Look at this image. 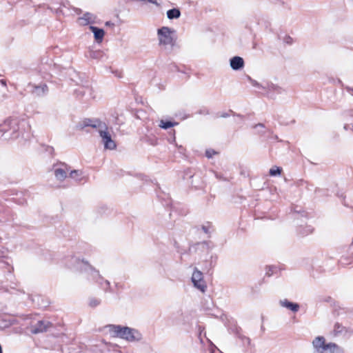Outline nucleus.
<instances>
[{
  "label": "nucleus",
  "instance_id": "22",
  "mask_svg": "<svg viewBox=\"0 0 353 353\" xmlns=\"http://www.w3.org/2000/svg\"><path fill=\"white\" fill-rule=\"evenodd\" d=\"M281 171H282L281 168L274 166L270 170L269 174L271 176H276V175H279L281 174Z\"/></svg>",
  "mask_w": 353,
  "mask_h": 353
},
{
  "label": "nucleus",
  "instance_id": "4",
  "mask_svg": "<svg viewBox=\"0 0 353 353\" xmlns=\"http://www.w3.org/2000/svg\"><path fill=\"white\" fill-rule=\"evenodd\" d=\"M191 280L196 288L202 292L205 291L207 285L205 281L203 280V273L201 271L195 268L194 272L192 273Z\"/></svg>",
  "mask_w": 353,
  "mask_h": 353
},
{
  "label": "nucleus",
  "instance_id": "37",
  "mask_svg": "<svg viewBox=\"0 0 353 353\" xmlns=\"http://www.w3.org/2000/svg\"><path fill=\"white\" fill-rule=\"evenodd\" d=\"M347 128H348V125H344V129H345V130H347Z\"/></svg>",
  "mask_w": 353,
  "mask_h": 353
},
{
  "label": "nucleus",
  "instance_id": "10",
  "mask_svg": "<svg viewBox=\"0 0 353 353\" xmlns=\"http://www.w3.org/2000/svg\"><path fill=\"white\" fill-rule=\"evenodd\" d=\"M90 269L92 271L93 279H96V281L101 285V288H103L105 291H107V289L110 288V282L108 280H104L99 274V271L95 270L91 266L90 267Z\"/></svg>",
  "mask_w": 353,
  "mask_h": 353
},
{
  "label": "nucleus",
  "instance_id": "36",
  "mask_svg": "<svg viewBox=\"0 0 353 353\" xmlns=\"http://www.w3.org/2000/svg\"><path fill=\"white\" fill-rule=\"evenodd\" d=\"M256 126H260L261 128L264 127V125L262 123H259Z\"/></svg>",
  "mask_w": 353,
  "mask_h": 353
},
{
  "label": "nucleus",
  "instance_id": "23",
  "mask_svg": "<svg viewBox=\"0 0 353 353\" xmlns=\"http://www.w3.org/2000/svg\"><path fill=\"white\" fill-rule=\"evenodd\" d=\"M236 334H237L238 337L242 340V342L243 344L250 345V339L243 335H241L239 333L238 328H236Z\"/></svg>",
  "mask_w": 353,
  "mask_h": 353
},
{
  "label": "nucleus",
  "instance_id": "25",
  "mask_svg": "<svg viewBox=\"0 0 353 353\" xmlns=\"http://www.w3.org/2000/svg\"><path fill=\"white\" fill-rule=\"evenodd\" d=\"M14 320H2L1 321H0V327L5 328L9 327L14 323Z\"/></svg>",
  "mask_w": 353,
  "mask_h": 353
},
{
  "label": "nucleus",
  "instance_id": "17",
  "mask_svg": "<svg viewBox=\"0 0 353 353\" xmlns=\"http://www.w3.org/2000/svg\"><path fill=\"white\" fill-rule=\"evenodd\" d=\"M181 16V11L179 8H172L167 11V17L169 19H178Z\"/></svg>",
  "mask_w": 353,
  "mask_h": 353
},
{
  "label": "nucleus",
  "instance_id": "13",
  "mask_svg": "<svg viewBox=\"0 0 353 353\" xmlns=\"http://www.w3.org/2000/svg\"><path fill=\"white\" fill-rule=\"evenodd\" d=\"M280 305L282 307H286L294 312H298L300 307L298 303L290 302L288 299L281 300Z\"/></svg>",
  "mask_w": 353,
  "mask_h": 353
},
{
  "label": "nucleus",
  "instance_id": "27",
  "mask_svg": "<svg viewBox=\"0 0 353 353\" xmlns=\"http://www.w3.org/2000/svg\"><path fill=\"white\" fill-rule=\"evenodd\" d=\"M248 79L249 82L252 84V85L254 87L261 88V86L264 85V84H261L254 79H252L250 77H248Z\"/></svg>",
  "mask_w": 353,
  "mask_h": 353
},
{
  "label": "nucleus",
  "instance_id": "12",
  "mask_svg": "<svg viewBox=\"0 0 353 353\" xmlns=\"http://www.w3.org/2000/svg\"><path fill=\"white\" fill-rule=\"evenodd\" d=\"M230 67L234 70H239L244 66L243 59L241 57L235 56L230 60Z\"/></svg>",
  "mask_w": 353,
  "mask_h": 353
},
{
  "label": "nucleus",
  "instance_id": "5",
  "mask_svg": "<svg viewBox=\"0 0 353 353\" xmlns=\"http://www.w3.org/2000/svg\"><path fill=\"white\" fill-rule=\"evenodd\" d=\"M261 89L266 92L267 97L274 99L275 94H281L284 92V89L277 84H274L272 82H266L264 85L261 86Z\"/></svg>",
  "mask_w": 353,
  "mask_h": 353
},
{
  "label": "nucleus",
  "instance_id": "16",
  "mask_svg": "<svg viewBox=\"0 0 353 353\" xmlns=\"http://www.w3.org/2000/svg\"><path fill=\"white\" fill-rule=\"evenodd\" d=\"M79 20L81 25L86 26L94 21L93 14L90 12L85 13L83 17L79 18Z\"/></svg>",
  "mask_w": 353,
  "mask_h": 353
},
{
  "label": "nucleus",
  "instance_id": "9",
  "mask_svg": "<svg viewBox=\"0 0 353 353\" xmlns=\"http://www.w3.org/2000/svg\"><path fill=\"white\" fill-rule=\"evenodd\" d=\"M312 345L317 353H323L324 350H327L325 339L323 336H317L312 341Z\"/></svg>",
  "mask_w": 353,
  "mask_h": 353
},
{
  "label": "nucleus",
  "instance_id": "29",
  "mask_svg": "<svg viewBox=\"0 0 353 353\" xmlns=\"http://www.w3.org/2000/svg\"><path fill=\"white\" fill-rule=\"evenodd\" d=\"M101 54V52L99 51H94V52H92L90 53V57L94 58V59H97L99 57V56Z\"/></svg>",
  "mask_w": 353,
  "mask_h": 353
},
{
  "label": "nucleus",
  "instance_id": "33",
  "mask_svg": "<svg viewBox=\"0 0 353 353\" xmlns=\"http://www.w3.org/2000/svg\"><path fill=\"white\" fill-rule=\"evenodd\" d=\"M198 330H199V336H201L202 332L204 331V327H203L199 325L198 327Z\"/></svg>",
  "mask_w": 353,
  "mask_h": 353
},
{
  "label": "nucleus",
  "instance_id": "20",
  "mask_svg": "<svg viewBox=\"0 0 353 353\" xmlns=\"http://www.w3.org/2000/svg\"><path fill=\"white\" fill-rule=\"evenodd\" d=\"M83 174L82 171L79 170H71L70 172V177L72 179H75L76 181H81V179L80 178Z\"/></svg>",
  "mask_w": 353,
  "mask_h": 353
},
{
  "label": "nucleus",
  "instance_id": "26",
  "mask_svg": "<svg viewBox=\"0 0 353 353\" xmlns=\"http://www.w3.org/2000/svg\"><path fill=\"white\" fill-rule=\"evenodd\" d=\"M101 303V300L97 298H92L90 299L89 305L92 307L98 306Z\"/></svg>",
  "mask_w": 353,
  "mask_h": 353
},
{
  "label": "nucleus",
  "instance_id": "30",
  "mask_svg": "<svg viewBox=\"0 0 353 353\" xmlns=\"http://www.w3.org/2000/svg\"><path fill=\"white\" fill-rule=\"evenodd\" d=\"M285 42L291 44L292 43V39L290 37H287L285 39Z\"/></svg>",
  "mask_w": 353,
  "mask_h": 353
},
{
  "label": "nucleus",
  "instance_id": "11",
  "mask_svg": "<svg viewBox=\"0 0 353 353\" xmlns=\"http://www.w3.org/2000/svg\"><path fill=\"white\" fill-rule=\"evenodd\" d=\"M32 93L37 97H43L48 92V86L46 84L39 85H32Z\"/></svg>",
  "mask_w": 353,
  "mask_h": 353
},
{
  "label": "nucleus",
  "instance_id": "7",
  "mask_svg": "<svg viewBox=\"0 0 353 353\" xmlns=\"http://www.w3.org/2000/svg\"><path fill=\"white\" fill-rule=\"evenodd\" d=\"M52 325V324L48 321H39L30 327V332L34 334L43 333L46 332Z\"/></svg>",
  "mask_w": 353,
  "mask_h": 353
},
{
  "label": "nucleus",
  "instance_id": "34",
  "mask_svg": "<svg viewBox=\"0 0 353 353\" xmlns=\"http://www.w3.org/2000/svg\"><path fill=\"white\" fill-rule=\"evenodd\" d=\"M105 26H114V24L111 21H107V22H105Z\"/></svg>",
  "mask_w": 353,
  "mask_h": 353
},
{
  "label": "nucleus",
  "instance_id": "6",
  "mask_svg": "<svg viewBox=\"0 0 353 353\" xmlns=\"http://www.w3.org/2000/svg\"><path fill=\"white\" fill-rule=\"evenodd\" d=\"M99 133L102 139L105 149L113 150L116 148V143L112 139L111 135L108 131L107 125L105 126V128L99 130Z\"/></svg>",
  "mask_w": 353,
  "mask_h": 353
},
{
  "label": "nucleus",
  "instance_id": "3",
  "mask_svg": "<svg viewBox=\"0 0 353 353\" xmlns=\"http://www.w3.org/2000/svg\"><path fill=\"white\" fill-rule=\"evenodd\" d=\"M172 32V31L168 27L159 28L157 31L159 44L174 46L175 41L171 35Z\"/></svg>",
  "mask_w": 353,
  "mask_h": 353
},
{
  "label": "nucleus",
  "instance_id": "24",
  "mask_svg": "<svg viewBox=\"0 0 353 353\" xmlns=\"http://www.w3.org/2000/svg\"><path fill=\"white\" fill-rule=\"evenodd\" d=\"M201 229L204 233L210 235L212 232V225L208 223L206 225H203Z\"/></svg>",
  "mask_w": 353,
  "mask_h": 353
},
{
  "label": "nucleus",
  "instance_id": "14",
  "mask_svg": "<svg viewBox=\"0 0 353 353\" xmlns=\"http://www.w3.org/2000/svg\"><path fill=\"white\" fill-rule=\"evenodd\" d=\"M85 125L86 126H90L93 128H98L99 131L101 129L105 128L106 123L98 119L94 121L89 119L85 122Z\"/></svg>",
  "mask_w": 353,
  "mask_h": 353
},
{
  "label": "nucleus",
  "instance_id": "28",
  "mask_svg": "<svg viewBox=\"0 0 353 353\" xmlns=\"http://www.w3.org/2000/svg\"><path fill=\"white\" fill-rule=\"evenodd\" d=\"M216 154V152L213 150H207L205 152V156L208 158H212L214 154Z\"/></svg>",
  "mask_w": 353,
  "mask_h": 353
},
{
  "label": "nucleus",
  "instance_id": "35",
  "mask_svg": "<svg viewBox=\"0 0 353 353\" xmlns=\"http://www.w3.org/2000/svg\"><path fill=\"white\" fill-rule=\"evenodd\" d=\"M228 116V114H223L221 115L222 117H227Z\"/></svg>",
  "mask_w": 353,
  "mask_h": 353
},
{
  "label": "nucleus",
  "instance_id": "15",
  "mask_svg": "<svg viewBox=\"0 0 353 353\" xmlns=\"http://www.w3.org/2000/svg\"><path fill=\"white\" fill-rule=\"evenodd\" d=\"M90 29L93 32L95 40L97 41H101L104 37V30L101 28L92 26H90Z\"/></svg>",
  "mask_w": 353,
  "mask_h": 353
},
{
  "label": "nucleus",
  "instance_id": "2",
  "mask_svg": "<svg viewBox=\"0 0 353 353\" xmlns=\"http://www.w3.org/2000/svg\"><path fill=\"white\" fill-rule=\"evenodd\" d=\"M106 327L112 336L119 337L129 342L139 341L142 338L139 332L129 327L119 325H108Z\"/></svg>",
  "mask_w": 353,
  "mask_h": 353
},
{
  "label": "nucleus",
  "instance_id": "31",
  "mask_svg": "<svg viewBox=\"0 0 353 353\" xmlns=\"http://www.w3.org/2000/svg\"><path fill=\"white\" fill-rule=\"evenodd\" d=\"M345 90L351 94L353 96V88H351V87H349V86H347L345 87Z\"/></svg>",
  "mask_w": 353,
  "mask_h": 353
},
{
  "label": "nucleus",
  "instance_id": "8",
  "mask_svg": "<svg viewBox=\"0 0 353 353\" xmlns=\"http://www.w3.org/2000/svg\"><path fill=\"white\" fill-rule=\"evenodd\" d=\"M61 168L54 166V174L57 180L59 181H63L67 177V172L69 170L70 167L65 163H61Z\"/></svg>",
  "mask_w": 353,
  "mask_h": 353
},
{
  "label": "nucleus",
  "instance_id": "21",
  "mask_svg": "<svg viewBox=\"0 0 353 353\" xmlns=\"http://www.w3.org/2000/svg\"><path fill=\"white\" fill-rule=\"evenodd\" d=\"M344 329H345V327L343 326H342L339 323H336L334 325V335H338V334H341Z\"/></svg>",
  "mask_w": 353,
  "mask_h": 353
},
{
  "label": "nucleus",
  "instance_id": "1",
  "mask_svg": "<svg viewBox=\"0 0 353 353\" xmlns=\"http://www.w3.org/2000/svg\"><path fill=\"white\" fill-rule=\"evenodd\" d=\"M31 127L29 121L24 119L10 117L0 125V139H15L19 134L30 133Z\"/></svg>",
  "mask_w": 353,
  "mask_h": 353
},
{
  "label": "nucleus",
  "instance_id": "38",
  "mask_svg": "<svg viewBox=\"0 0 353 353\" xmlns=\"http://www.w3.org/2000/svg\"><path fill=\"white\" fill-rule=\"evenodd\" d=\"M216 178H219V175L217 174H216Z\"/></svg>",
  "mask_w": 353,
  "mask_h": 353
},
{
  "label": "nucleus",
  "instance_id": "19",
  "mask_svg": "<svg viewBox=\"0 0 353 353\" xmlns=\"http://www.w3.org/2000/svg\"><path fill=\"white\" fill-rule=\"evenodd\" d=\"M177 124H178V123H176V122H172L170 121L161 120L159 126L163 129L166 130V129L170 128L172 127H174V126L176 125Z\"/></svg>",
  "mask_w": 353,
  "mask_h": 353
},
{
  "label": "nucleus",
  "instance_id": "32",
  "mask_svg": "<svg viewBox=\"0 0 353 353\" xmlns=\"http://www.w3.org/2000/svg\"><path fill=\"white\" fill-rule=\"evenodd\" d=\"M146 1H148V2H150V3H152V4H154V5L157 6H159V4L158 3L157 0H146Z\"/></svg>",
  "mask_w": 353,
  "mask_h": 353
},
{
  "label": "nucleus",
  "instance_id": "18",
  "mask_svg": "<svg viewBox=\"0 0 353 353\" xmlns=\"http://www.w3.org/2000/svg\"><path fill=\"white\" fill-rule=\"evenodd\" d=\"M327 350L330 353H343V350L334 343H329L327 344Z\"/></svg>",
  "mask_w": 353,
  "mask_h": 353
}]
</instances>
